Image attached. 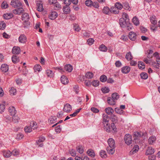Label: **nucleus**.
<instances>
[{
    "label": "nucleus",
    "mask_w": 160,
    "mask_h": 160,
    "mask_svg": "<svg viewBox=\"0 0 160 160\" xmlns=\"http://www.w3.org/2000/svg\"><path fill=\"white\" fill-rule=\"evenodd\" d=\"M111 119L112 122L115 123L118 122H124V120L123 119L121 118L120 116H117L114 114H112L111 116Z\"/></svg>",
    "instance_id": "nucleus-1"
},
{
    "label": "nucleus",
    "mask_w": 160,
    "mask_h": 160,
    "mask_svg": "<svg viewBox=\"0 0 160 160\" xmlns=\"http://www.w3.org/2000/svg\"><path fill=\"white\" fill-rule=\"evenodd\" d=\"M10 5L13 7L15 8L20 7L22 5L21 3L18 0H12Z\"/></svg>",
    "instance_id": "nucleus-2"
},
{
    "label": "nucleus",
    "mask_w": 160,
    "mask_h": 160,
    "mask_svg": "<svg viewBox=\"0 0 160 160\" xmlns=\"http://www.w3.org/2000/svg\"><path fill=\"white\" fill-rule=\"evenodd\" d=\"M124 140L125 143L127 145H129L132 143V136L128 134H126L124 136Z\"/></svg>",
    "instance_id": "nucleus-3"
},
{
    "label": "nucleus",
    "mask_w": 160,
    "mask_h": 160,
    "mask_svg": "<svg viewBox=\"0 0 160 160\" xmlns=\"http://www.w3.org/2000/svg\"><path fill=\"white\" fill-rule=\"evenodd\" d=\"M52 5L51 6L52 7H53L55 10L61 8V5L57 2V0H51Z\"/></svg>",
    "instance_id": "nucleus-4"
},
{
    "label": "nucleus",
    "mask_w": 160,
    "mask_h": 160,
    "mask_svg": "<svg viewBox=\"0 0 160 160\" xmlns=\"http://www.w3.org/2000/svg\"><path fill=\"white\" fill-rule=\"evenodd\" d=\"M12 119H11L10 117H8L6 118L7 120L10 121V122H12L14 123H17L18 122L20 119V118L17 116H15L14 115L12 116Z\"/></svg>",
    "instance_id": "nucleus-5"
},
{
    "label": "nucleus",
    "mask_w": 160,
    "mask_h": 160,
    "mask_svg": "<svg viewBox=\"0 0 160 160\" xmlns=\"http://www.w3.org/2000/svg\"><path fill=\"white\" fill-rule=\"evenodd\" d=\"M13 10V12L15 14L20 15L24 11V9L22 8L19 7Z\"/></svg>",
    "instance_id": "nucleus-6"
},
{
    "label": "nucleus",
    "mask_w": 160,
    "mask_h": 160,
    "mask_svg": "<svg viewBox=\"0 0 160 160\" xmlns=\"http://www.w3.org/2000/svg\"><path fill=\"white\" fill-rule=\"evenodd\" d=\"M18 40L20 42L22 43H25L27 41V38L24 34H21L18 38Z\"/></svg>",
    "instance_id": "nucleus-7"
},
{
    "label": "nucleus",
    "mask_w": 160,
    "mask_h": 160,
    "mask_svg": "<svg viewBox=\"0 0 160 160\" xmlns=\"http://www.w3.org/2000/svg\"><path fill=\"white\" fill-rule=\"evenodd\" d=\"M72 110V106L68 103H67L64 105L63 108V111L66 112H68Z\"/></svg>",
    "instance_id": "nucleus-8"
},
{
    "label": "nucleus",
    "mask_w": 160,
    "mask_h": 160,
    "mask_svg": "<svg viewBox=\"0 0 160 160\" xmlns=\"http://www.w3.org/2000/svg\"><path fill=\"white\" fill-rule=\"evenodd\" d=\"M129 39L132 41H135L137 38V35L133 32H130L128 35Z\"/></svg>",
    "instance_id": "nucleus-9"
},
{
    "label": "nucleus",
    "mask_w": 160,
    "mask_h": 160,
    "mask_svg": "<svg viewBox=\"0 0 160 160\" xmlns=\"http://www.w3.org/2000/svg\"><path fill=\"white\" fill-rule=\"evenodd\" d=\"M131 70L130 68L128 66L123 67L121 68L122 72L124 74H127Z\"/></svg>",
    "instance_id": "nucleus-10"
},
{
    "label": "nucleus",
    "mask_w": 160,
    "mask_h": 160,
    "mask_svg": "<svg viewBox=\"0 0 160 160\" xmlns=\"http://www.w3.org/2000/svg\"><path fill=\"white\" fill-rule=\"evenodd\" d=\"M108 142L109 145L108 147L115 148V142L112 138H110L108 140Z\"/></svg>",
    "instance_id": "nucleus-11"
},
{
    "label": "nucleus",
    "mask_w": 160,
    "mask_h": 160,
    "mask_svg": "<svg viewBox=\"0 0 160 160\" xmlns=\"http://www.w3.org/2000/svg\"><path fill=\"white\" fill-rule=\"evenodd\" d=\"M45 140V138L43 136H41L39 138V139L36 141V143L38 145L39 147H42L43 145V143H40L43 142Z\"/></svg>",
    "instance_id": "nucleus-12"
},
{
    "label": "nucleus",
    "mask_w": 160,
    "mask_h": 160,
    "mask_svg": "<svg viewBox=\"0 0 160 160\" xmlns=\"http://www.w3.org/2000/svg\"><path fill=\"white\" fill-rule=\"evenodd\" d=\"M104 127V129L107 132H110L111 131L110 125L109 123L103 124Z\"/></svg>",
    "instance_id": "nucleus-13"
},
{
    "label": "nucleus",
    "mask_w": 160,
    "mask_h": 160,
    "mask_svg": "<svg viewBox=\"0 0 160 160\" xmlns=\"http://www.w3.org/2000/svg\"><path fill=\"white\" fill-rule=\"evenodd\" d=\"M107 102L110 105H114L116 104V101L112 97H108L107 98Z\"/></svg>",
    "instance_id": "nucleus-14"
},
{
    "label": "nucleus",
    "mask_w": 160,
    "mask_h": 160,
    "mask_svg": "<svg viewBox=\"0 0 160 160\" xmlns=\"http://www.w3.org/2000/svg\"><path fill=\"white\" fill-rule=\"evenodd\" d=\"M12 52L13 54H19L20 52V48L18 47H14L12 48Z\"/></svg>",
    "instance_id": "nucleus-15"
},
{
    "label": "nucleus",
    "mask_w": 160,
    "mask_h": 160,
    "mask_svg": "<svg viewBox=\"0 0 160 160\" xmlns=\"http://www.w3.org/2000/svg\"><path fill=\"white\" fill-rule=\"evenodd\" d=\"M102 123L103 124L109 123V118L108 115L105 114L102 115Z\"/></svg>",
    "instance_id": "nucleus-16"
},
{
    "label": "nucleus",
    "mask_w": 160,
    "mask_h": 160,
    "mask_svg": "<svg viewBox=\"0 0 160 160\" xmlns=\"http://www.w3.org/2000/svg\"><path fill=\"white\" fill-rule=\"evenodd\" d=\"M37 10L39 12H41L44 9L43 5L42 3V2L40 1H38L37 3Z\"/></svg>",
    "instance_id": "nucleus-17"
},
{
    "label": "nucleus",
    "mask_w": 160,
    "mask_h": 160,
    "mask_svg": "<svg viewBox=\"0 0 160 160\" xmlns=\"http://www.w3.org/2000/svg\"><path fill=\"white\" fill-rule=\"evenodd\" d=\"M9 112L11 115L14 116L16 113V111L14 107L11 106L9 108Z\"/></svg>",
    "instance_id": "nucleus-18"
},
{
    "label": "nucleus",
    "mask_w": 160,
    "mask_h": 160,
    "mask_svg": "<svg viewBox=\"0 0 160 160\" xmlns=\"http://www.w3.org/2000/svg\"><path fill=\"white\" fill-rule=\"evenodd\" d=\"M61 81L63 84H67L69 81L68 78L64 75H62L61 77Z\"/></svg>",
    "instance_id": "nucleus-19"
},
{
    "label": "nucleus",
    "mask_w": 160,
    "mask_h": 160,
    "mask_svg": "<svg viewBox=\"0 0 160 160\" xmlns=\"http://www.w3.org/2000/svg\"><path fill=\"white\" fill-rule=\"evenodd\" d=\"M155 152V150L152 147H148L146 152V155L153 154Z\"/></svg>",
    "instance_id": "nucleus-20"
},
{
    "label": "nucleus",
    "mask_w": 160,
    "mask_h": 160,
    "mask_svg": "<svg viewBox=\"0 0 160 160\" xmlns=\"http://www.w3.org/2000/svg\"><path fill=\"white\" fill-rule=\"evenodd\" d=\"M8 66L6 64H2L1 67V70L4 72H7L8 70Z\"/></svg>",
    "instance_id": "nucleus-21"
},
{
    "label": "nucleus",
    "mask_w": 160,
    "mask_h": 160,
    "mask_svg": "<svg viewBox=\"0 0 160 160\" xmlns=\"http://www.w3.org/2000/svg\"><path fill=\"white\" fill-rule=\"evenodd\" d=\"M142 133H139L138 132H135L133 134V137L135 140L139 139V138L142 135Z\"/></svg>",
    "instance_id": "nucleus-22"
},
{
    "label": "nucleus",
    "mask_w": 160,
    "mask_h": 160,
    "mask_svg": "<svg viewBox=\"0 0 160 160\" xmlns=\"http://www.w3.org/2000/svg\"><path fill=\"white\" fill-rule=\"evenodd\" d=\"M63 12L64 13L67 14L69 13L70 12V8L69 6H65L62 8Z\"/></svg>",
    "instance_id": "nucleus-23"
},
{
    "label": "nucleus",
    "mask_w": 160,
    "mask_h": 160,
    "mask_svg": "<svg viewBox=\"0 0 160 160\" xmlns=\"http://www.w3.org/2000/svg\"><path fill=\"white\" fill-rule=\"evenodd\" d=\"M13 16V14L12 13H8L4 14L3 15V17L6 19H9L12 18Z\"/></svg>",
    "instance_id": "nucleus-24"
},
{
    "label": "nucleus",
    "mask_w": 160,
    "mask_h": 160,
    "mask_svg": "<svg viewBox=\"0 0 160 160\" xmlns=\"http://www.w3.org/2000/svg\"><path fill=\"white\" fill-rule=\"evenodd\" d=\"M105 112L108 115H112L114 112L113 109L110 107H108L105 109Z\"/></svg>",
    "instance_id": "nucleus-25"
},
{
    "label": "nucleus",
    "mask_w": 160,
    "mask_h": 160,
    "mask_svg": "<svg viewBox=\"0 0 160 160\" xmlns=\"http://www.w3.org/2000/svg\"><path fill=\"white\" fill-rule=\"evenodd\" d=\"M102 12L105 14L109 15L111 13L110 9L108 7H104L102 9Z\"/></svg>",
    "instance_id": "nucleus-26"
},
{
    "label": "nucleus",
    "mask_w": 160,
    "mask_h": 160,
    "mask_svg": "<svg viewBox=\"0 0 160 160\" xmlns=\"http://www.w3.org/2000/svg\"><path fill=\"white\" fill-rule=\"evenodd\" d=\"M119 24L121 27L124 28L126 25V20L124 18H120L119 20Z\"/></svg>",
    "instance_id": "nucleus-27"
},
{
    "label": "nucleus",
    "mask_w": 160,
    "mask_h": 160,
    "mask_svg": "<svg viewBox=\"0 0 160 160\" xmlns=\"http://www.w3.org/2000/svg\"><path fill=\"white\" fill-rule=\"evenodd\" d=\"M150 20L152 24L155 25L157 23V21L156 20V18L154 15H152L150 18Z\"/></svg>",
    "instance_id": "nucleus-28"
},
{
    "label": "nucleus",
    "mask_w": 160,
    "mask_h": 160,
    "mask_svg": "<svg viewBox=\"0 0 160 160\" xmlns=\"http://www.w3.org/2000/svg\"><path fill=\"white\" fill-rule=\"evenodd\" d=\"M156 139V138L155 137L153 136L150 137L148 140L149 143L150 144H152L155 142Z\"/></svg>",
    "instance_id": "nucleus-29"
},
{
    "label": "nucleus",
    "mask_w": 160,
    "mask_h": 160,
    "mask_svg": "<svg viewBox=\"0 0 160 160\" xmlns=\"http://www.w3.org/2000/svg\"><path fill=\"white\" fill-rule=\"evenodd\" d=\"M87 153L89 156L93 158L95 156V154L94 151L92 149L88 150L87 151Z\"/></svg>",
    "instance_id": "nucleus-30"
},
{
    "label": "nucleus",
    "mask_w": 160,
    "mask_h": 160,
    "mask_svg": "<svg viewBox=\"0 0 160 160\" xmlns=\"http://www.w3.org/2000/svg\"><path fill=\"white\" fill-rule=\"evenodd\" d=\"M22 19L25 21H27L29 19L28 14L26 13H24L22 14Z\"/></svg>",
    "instance_id": "nucleus-31"
},
{
    "label": "nucleus",
    "mask_w": 160,
    "mask_h": 160,
    "mask_svg": "<svg viewBox=\"0 0 160 160\" xmlns=\"http://www.w3.org/2000/svg\"><path fill=\"white\" fill-rule=\"evenodd\" d=\"M3 152L4 156L6 158L10 157L12 154L11 152L9 150L3 151Z\"/></svg>",
    "instance_id": "nucleus-32"
},
{
    "label": "nucleus",
    "mask_w": 160,
    "mask_h": 160,
    "mask_svg": "<svg viewBox=\"0 0 160 160\" xmlns=\"http://www.w3.org/2000/svg\"><path fill=\"white\" fill-rule=\"evenodd\" d=\"M132 22L136 26L138 25L139 24V22L138 18L136 17H134L132 19Z\"/></svg>",
    "instance_id": "nucleus-33"
},
{
    "label": "nucleus",
    "mask_w": 160,
    "mask_h": 160,
    "mask_svg": "<svg viewBox=\"0 0 160 160\" xmlns=\"http://www.w3.org/2000/svg\"><path fill=\"white\" fill-rule=\"evenodd\" d=\"M12 61L14 63H16L19 61V58L16 55H13L12 58Z\"/></svg>",
    "instance_id": "nucleus-34"
},
{
    "label": "nucleus",
    "mask_w": 160,
    "mask_h": 160,
    "mask_svg": "<svg viewBox=\"0 0 160 160\" xmlns=\"http://www.w3.org/2000/svg\"><path fill=\"white\" fill-rule=\"evenodd\" d=\"M115 148L108 147L107 149L108 153L111 154H113L115 152Z\"/></svg>",
    "instance_id": "nucleus-35"
},
{
    "label": "nucleus",
    "mask_w": 160,
    "mask_h": 160,
    "mask_svg": "<svg viewBox=\"0 0 160 160\" xmlns=\"http://www.w3.org/2000/svg\"><path fill=\"white\" fill-rule=\"evenodd\" d=\"M65 69L67 71L70 72L72 70V67L71 65L68 64L66 65L64 67Z\"/></svg>",
    "instance_id": "nucleus-36"
},
{
    "label": "nucleus",
    "mask_w": 160,
    "mask_h": 160,
    "mask_svg": "<svg viewBox=\"0 0 160 160\" xmlns=\"http://www.w3.org/2000/svg\"><path fill=\"white\" fill-rule=\"evenodd\" d=\"M99 50L102 52H106L107 50V47L104 44H101L99 47Z\"/></svg>",
    "instance_id": "nucleus-37"
},
{
    "label": "nucleus",
    "mask_w": 160,
    "mask_h": 160,
    "mask_svg": "<svg viewBox=\"0 0 160 160\" xmlns=\"http://www.w3.org/2000/svg\"><path fill=\"white\" fill-rule=\"evenodd\" d=\"M58 17V14L55 11H52L51 13V20H54Z\"/></svg>",
    "instance_id": "nucleus-38"
},
{
    "label": "nucleus",
    "mask_w": 160,
    "mask_h": 160,
    "mask_svg": "<svg viewBox=\"0 0 160 160\" xmlns=\"http://www.w3.org/2000/svg\"><path fill=\"white\" fill-rule=\"evenodd\" d=\"M115 112L121 115L124 113V112L123 110L118 108H116L114 109Z\"/></svg>",
    "instance_id": "nucleus-39"
},
{
    "label": "nucleus",
    "mask_w": 160,
    "mask_h": 160,
    "mask_svg": "<svg viewBox=\"0 0 160 160\" xmlns=\"http://www.w3.org/2000/svg\"><path fill=\"white\" fill-rule=\"evenodd\" d=\"M132 56L130 52L127 53L125 56V58L128 61H130L132 59Z\"/></svg>",
    "instance_id": "nucleus-40"
},
{
    "label": "nucleus",
    "mask_w": 160,
    "mask_h": 160,
    "mask_svg": "<svg viewBox=\"0 0 160 160\" xmlns=\"http://www.w3.org/2000/svg\"><path fill=\"white\" fill-rule=\"evenodd\" d=\"M111 13L113 12L114 14H118L119 12V10L115 7H112L110 9Z\"/></svg>",
    "instance_id": "nucleus-41"
},
{
    "label": "nucleus",
    "mask_w": 160,
    "mask_h": 160,
    "mask_svg": "<svg viewBox=\"0 0 160 160\" xmlns=\"http://www.w3.org/2000/svg\"><path fill=\"white\" fill-rule=\"evenodd\" d=\"M115 7L117 8V9L119 10L122 9L123 7L122 5L120 2H118L115 3Z\"/></svg>",
    "instance_id": "nucleus-42"
},
{
    "label": "nucleus",
    "mask_w": 160,
    "mask_h": 160,
    "mask_svg": "<svg viewBox=\"0 0 160 160\" xmlns=\"http://www.w3.org/2000/svg\"><path fill=\"white\" fill-rule=\"evenodd\" d=\"M139 149V146L137 145H135L132 149L131 152H132L133 154H134L137 152Z\"/></svg>",
    "instance_id": "nucleus-43"
},
{
    "label": "nucleus",
    "mask_w": 160,
    "mask_h": 160,
    "mask_svg": "<svg viewBox=\"0 0 160 160\" xmlns=\"http://www.w3.org/2000/svg\"><path fill=\"white\" fill-rule=\"evenodd\" d=\"M119 96L117 93H113L112 94V97L116 101L119 98Z\"/></svg>",
    "instance_id": "nucleus-44"
},
{
    "label": "nucleus",
    "mask_w": 160,
    "mask_h": 160,
    "mask_svg": "<svg viewBox=\"0 0 160 160\" xmlns=\"http://www.w3.org/2000/svg\"><path fill=\"white\" fill-rule=\"evenodd\" d=\"M77 151L80 154H82L83 152V147L81 146H78L77 147Z\"/></svg>",
    "instance_id": "nucleus-45"
},
{
    "label": "nucleus",
    "mask_w": 160,
    "mask_h": 160,
    "mask_svg": "<svg viewBox=\"0 0 160 160\" xmlns=\"http://www.w3.org/2000/svg\"><path fill=\"white\" fill-rule=\"evenodd\" d=\"M34 69L35 72H39L41 69V67L39 65H36L34 67Z\"/></svg>",
    "instance_id": "nucleus-46"
},
{
    "label": "nucleus",
    "mask_w": 160,
    "mask_h": 160,
    "mask_svg": "<svg viewBox=\"0 0 160 160\" xmlns=\"http://www.w3.org/2000/svg\"><path fill=\"white\" fill-rule=\"evenodd\" d=\"M111 128L112 129V132H116L117 131V128L115 124L113 122L111 123Z\"/></svg>",
    "instance_id": "nucleus-47"
},
{
    "label": "nucleus",
    "mask_w": 160,
    "mask_h": 160,
    "mask_svg": "<svg viewBox=\"0 0 160 160\" xmlns=\"http://www.w3.org/2000/svg\"><path fill=\"white\" fill-rule=\"evenodd\" d=\"M93 76V74L91 72H88L86 74V77L88 79L92 78Z\"/></svg>",
    "instance_id": "nucleus-48"
},
{
    "label": "nucleus",
    "mask_w": 160,
    "mask_h": 160,
    "mask_svg": "<svg viewBox=\"0 0 160 160\" xmlns=\"http://www.w3.org/2000/svg\"><path fill=\"white\" fill-rule=\"evenodd\" d=\"M100 155L102 158H106L107 157L106 152L104 150H102L100 151Z\"/></svg>",
    "instance_id": "nucleus-49"
},
{
    "label": "nucleus",
    "mask_w": 160,
    "mask_h": 160,
    "mask_svg": "<svg viewBox=\"0 0 160 160\" xmlns=\"http://www.w3.org/2000/svg\"><path fill=\"white\" fill-rule=\"evenodd\" d=\"M30 126L33 130L36 129L38 128L37 123L36 122H33L32 123H31Z\"/></svg>",
    "instance_id": "nucleus-50"
},
{
    "label": "nucleus",
    "mask_w": 160,
    "mask_h": 160,
    "mask_svg": "<svg viewBox=\"0 0 160 160\" xmlns=\"http://www.w3.org/2000/svg\"><path fill=\"white\" fill-rule=\"evenodd\" d=\"M138 67L139 68L141 69H143L145 68L144 63L142 62H138Z\"/></svg>",
    "instance_id": "nucleus-51"
},
{
    "label": "nucleus",
    "mask_w": 160,
    "mask_h": 160,
    "mask_svg": "<svg viewBox=\"0 0 160 160\" xmlns=\"http://www.w3.org/2000/svg\"><path fill=\"white\" fill-rule=\"evenodd\" d=\"M123 6L124 8L126 10H128L130 11L131 9L128 4V3L127 2H125L123 3Z\"/></svg>",
    "instance_id": "nucleus-52"
},
{
    "label": "nucleus",
    "mask_w": 160,
    "mask_h": 160,
    "mask_svg": "<svg viewBox=\"0 0 160 160\" xmlns=\"http://www.w3.org/2000/svg\"><path fill=\"white\" fill-rule=\"evenodd\" d=\"M6 26L5 23L4 21H1L0 22V29L3 30L5 29Z\"/></svg>",
    "instance_id": "nucleus-53"
},
{
    "label": "nucleus",
    "mask_w": 160,
    "mask_h": 160,
    "mask_svg": "<svg viewBox=\"0 0 160 160\" xmlns=\"http://www.w3.org/2000/svg\"><path fill=\"white\" fill-rule=\"evenodd\" d=\"M8 7V4L6 1H3L1 4V8L3 9L7 8Z\"/></svg>",
    "instance_id": "nucleus-54"
},
{
    "label": "nucleus",
    "mask_w": 160,
    "mask_h": 160,
    "mask_svg": "<svg viewBox=\"0 0 160 160\" xmlns=\"http://www.w3.org/2000/svg\"><path fill=\"white\" fill-rule=\"evenodd\" d=\"M24 130L27 133L30 132L32 131V127L26 126L24 128Z\"/></svg>",
    "instance_id": "nucleus-55"
},
{
    "label": "nucleus",
    "mask_w": 160,
    "mask_h": 160,
    "mask_svg": "<svg viewBox=\"0 0 160 160\" xmlns=\"http://www.w3.org/2000/svg\"><path fill=\"white\" fill-rule=\"evenodd\" d=\"M141 77L142 79H146L148 78V74L145 72H142L140 74Z\"/></svg>",
    "instance_id": "nucleus-56"
},
{
    "label": "nucleus",
    "mask_w": 160,
    "mask_h": 160,
    "mask_svg": "<svg viewBox=\"0 0 160 160\" xmlns=\"http://www.w3.org/2000/svg\"><path fill=\"white\" fill-rule=\"evenodd\" d=\"M12 154L14 156H17L19 153V151L16 149L13 150L11 152Z\"/></svg>",
    "instance_id": "nucleus-57"
},
{
    "label": "nucleus",
    "mask_w": 160,
    "mask_h": 160,
    "mask_svg": "<svg viewBox=\"0 0 160 160\" xmlns=\"http://www.w3.org/2000/svg\"><path fill=\"white\" fill-rule=\"evenodd\" d=\"M101 90L102 92L104 93H108L109 91V88L108 87H104L102 88Z\"/></svg>",
    "instance_id": "nucleus-58"
},
{
    "label": "nucleus",
    "mask_w": 160,
    "mask_h": 160,
    "mask_svg": "<svg viewBox=\"0 0 160 160\" xmlns=\"http://www.w3.org/2000/svg\"><path fill=\"white\" fill-rule=\"evenodd\" d=\"M73 90L76 94H78L79 91V88L78 86L77 85H75L73 88Z\"/></svg>",
    "instance_id": "nucleus-59"
},
{
    "label": "nucleus",
    "mask_w": 160,
    "mask_h": 160,
    "mask_svg": "<svg viewBox=\"0 0 160 160\" xmlns=\"http://www.w3.org/2000/svg\"><path fill=\"white\" fill-rule=\"evenodd\" d=\"M73 29L76 31L79 32L81 30V28L79 27L78 25L74 24L73 25Z\"/></svg>",
    "instance_id": "nucleus-60"
},
{
    "label": "nucleus",
    "mask_w": 160,
    "mask_h": 160,
    "mask_svg": "<svg viewBox=\"0 0 160 160\" xmlns=\"http://www.w3.org/2000/svg\"><path fill=\"white\" fill-rule=\"evenodd\" d=\"M107 80V77L104 75H102L100 77V81L102 82H104Z\"/></svg>",
    "instance_id": "nucleus-61"
},
{
    "label": "nucleus",
    "mask_w": 160,
    "mask_h": 160,
    "mask_svg": "<svg viewBox=\"0 0 160 160\" xmlns=\"http://www.w3.org/2000/svg\"><path fill=\"white\" fill-rule=\"evenodd\" d=\"M89 45H91L93 44L94 42V40L93 38H89L88 39L87 41Z\"/></svg>",
    "instance_id": "nucleus-62"
},
{
    "label": "nucleus",
    "mask_w": 160,
    "mask_h": 160,
    "mask_svg": "<svg viewBox=\"0 0 160 160\" xmlns=\"http://www.w3.org/2000/svg\"><path fill=\"white\" fill-rule=\"evenodd\" d=\"M23 137V135L21 133H19L18 134H17L16 138L18 140H19L22 139Z\"/></svg>",
    "instance_id": "nucleus-63"
},
{
    "label": "nucleus",
    "mask_w": 160,
    "mask_h": 160,
    "mask_svg": "<svg viewBox=\"0 0 160 160\" xmlns=\"http://www.w3.org/2000/svg\"><path fill=\"white\" fill-rule=\"evenodd\" d=\"M10 92L11 94L14 95L16 93V89L13 87H12L10 90Z\"/></svg>",
    "instance_id": "nucleus-64"
}]
</instances>
